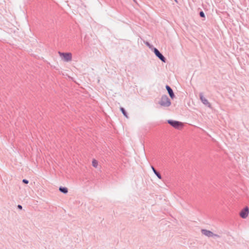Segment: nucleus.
Masks as SVG:
<instances>
[{"mask_svg": "<svg viewBox=\"0 0 249 249\" xmlns=\"http://www.w3.org/2000/svg\"><path fill=\"white\" fill-rule=\"evenodd\" d=\"M156 175V176L158 177V178L160 179H161V176L160 175V174L157 172V174H155Z\"/></svg>", "mask_w": 249, "mask_h": 249, "instance_id": "nucleus-12", "label": "nucleus"}, {"mask_svg": "<svg viewBox=\"0 0 249 249\" xmlns=\"http://www.w3.org/2000/svg\"><path fill=\"white\" fill-rule=\"evenodd\" d=\"M166 88L168 92V93H169L170 97L173 99L174 97V94L172 89L168 86H166Z\"/></svg>", "mask_w": 249, "mask_h": 249, "instance_id": "nucleus-8", "label": "nucleus"}, {"mask_svg": "<svg viewBox=\"0 0 249 249\" xmlns=\"http://www.w3.org/2000/svg\"><path fill=\"white\" fill-rule=\"evenodd\" d=\"M18 208L19 209H22V206H21V205H18Z\"/></svg>", "mask_w": 249, "mask_h": 249, "instance_id": "nucleus-16", "label": "nucleus"}, {"mask_svg": "<svg viewBox=\"0 0 249 249\" xmlns=\"http://www.w3.org/2000/svg\"><path fill=\"white\" fill-rule=\"evenodd\" d=\"M120 110L122 112L124 115L127 118V115L125 111L124 110V108L123 107H121Z\"/></svg>", "mask_w": 249, "mask_h": 249, "instance_id": "nucleus-11", "label": "nucleus"}, {"mask_svg": "<svg viewBox=\"0 0 249 249\" xmlns=\"http://www.w3.org/2000/svg\"><path fill=\"white\" fill-rule=\"evenodd\" d=\"M154 52L156 55L158 57L162 62H165L166 59L165 57L160 53L158 49L155 48Z\"/></svg>", "mask_w": 249, "mask_h": 249, "instance_id": "nucleus-5", "label": "nucleus"}, {"mask_svg": "<svg viewBox=\"0 0 249 249\" xmlns=\"http://www.w3.org/2000/svg\"><path fill=\"white\" fill-rule=\"evenodd\" d=\"M201 232L202 234L208 237H212L213 235V234L212 232L206 230H202Z\"/></svg>", "mask_w": 249, "mask_h": 249, "instance_id": "nucleus-6", "label": "nucleus"}, {"mask_svg": "<svg viewBox=\"0 0 249 249\" xmlns=\"http://www.w3.org/2000/svg\"><path fill=\"white\" fill-rule=\"evenodd\" d=\"M168 123L176 128H178L179 127L182 126V124L181 122L178 121L168 120Z\"/></svg>", "mask_w": 249, "mask_h": 249, "instance_id": "nucleus-3", "label": "nucleus"}, {"mask_svg": "<svg viewBox=\"0 0 249 249\" xmlns=\"http://www.w3.org/2000/svg\"><path fill=\"white\" fill-rule=\"evenodd\" d=\"M59 190L60 191H61V192L64 193V194H66L68 193V189L66 187H60L59 188Z\"/></svg>", "mask_w": 249, "mask_h": 249, "instance_id": "nucleus-10", "label": "nucleus"}, {"mask_svg": "<svg viewBox=\"0 0 249 249\" xmlns=\"http://www.w3.org/2000/svg\"><path fill=\"white\" fill-rule=\"evenodd\" d=\"M200 98L202 103L205 105L209 106V103L208 101L204 97L202 94L200 95Z\"/></svg>", "mask_w": 249, "mask_h": 249, "instance_id": "nucleus-7", "label": "nucleus"}, {"mask_svg": "<svg viewBox=\"0 0 249 249\" xmlns=\"http://www.w3.org/2000/svg\"><path fill=\"white\" fill-rule=\"evenodd\" d=\"M249 210L248 207H245L240 213V216L242 218H246L249 214Z\"/></svg>", "mask_w": 249, "mask_h": 249, "instance_id": "nucleus-4", "label": "nucleus"}, {"mask_svg": "<svg viewBox=\"0 0 249 249\" xmlns=\"http://www.w3.org/2000/svg\"><path fill=\"white\" fill-rule=\"evenodd\" d=\"M160 104L163 106L168 107L170 105L171 102L167 96H164L161 99Z\"/></svg>", "mask_w": 249, "mask_h": 249, "instance_id": "nucleus-2", "label": "nucleus"}, {"mask_svg": "<svg viewBox=\"0 0 249 249\" xmlns=\"http://www.w3.org/2000/svg\"><path fill=\"white\" fill-rule=\"evenodd\" d=\"M200 16L201 17H205L204 13L203 12H200Z\"/></svg>", "mask_w": 249, "mask_h": 249, "instance_id": "nucleus-13", "label": "nucleus"}, {"mask_svg": "<svg viewBox=\"0 0 249 249\" xmlns=\"http://www.w3.org/2000/svg\"><path fill=\"white\" fill-rule=\"evenodd\" d=\"M176 2L178 3V0H174Z\"/></svg>", "mask_w": 249, "mask_h": 249, "instance_id": "nucleus-17", "label": "nucleus"}, {"mask_svg": "<svg viewBox=\"0 0 249 249\" xmlns=\"http://www.w3.org/2000/svg\"><path fill=\"white\" fill-rule=\"evenodd\" d=\"M152 170H153V171L154 173L155 174H157V173L158 172H157V171L155 169V168H154L153 166H152Z\"/></svg>", "mask_w": 249, "mask_h": 249, "instance_id": "nucleus-14", "label": "nucleus"}, {"mask_svg": "<svg viewBox=\"0 0 249 249\" xmlns=\"http://www.w3.org/2000/svg\"><path fill=\"white\" fill-rule=\"evenodd\" d=\"M23 182L24 183H26V184H27L28 183V181L27 180H26V179H23Z\"/></svg>", "mask_w": 249, "mask_h": 249, "instance_id": "nucleus-15", "label": "nucleus"}, {"mask_svg": "<svg viewBox=\"0 0 249 249\" xmlns=\"http://www.w3.org/2000/svg\"><path fill=\"white\" fill-rule=\"evenodd\" d=\"M61 59L65 62H69L72 60V53H58Z\"/></svg>", "mask_w": 249, "mask_h": 249, "instance_id": "nucleus-1", "label": "nucleus"}, {"mask_svg": "<svg viewBox=\"0 0 249 249\" xmlns=\"http://www.w3.org/2000/svg\"><path fill=\"white\" fill-rule=\"evenodd\" d=\"M92 165L96 168H97L98 166V162L97 161V160L95 159H93L92 160Z\"/></svg>", "mask_w": 249, "mask_h": 249, "instance_id": "nucleus-9", "label": "nucleus"}]
</instances>
